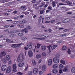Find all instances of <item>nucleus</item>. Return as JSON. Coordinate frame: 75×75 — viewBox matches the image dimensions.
<instances>
[{
    "label": "nucleus",
    "mask_w": 75,
    "mask_h": 75,
    "mask_svg": "<svg viewBox=\"0 0 75 75\" xmlns=\"http://www.w3.org/2000/svg\"><path fill=\"white\" fill-rule=\"evenodd\" d=\"M6 42H8V43H10L11 42L12 43H13V41H11V40H9V39H8L6 40Z\"/></svg>",
    "instance_id": "22"
},
{
    "label": "nucleus",
    "mask_w": 75,
    "mask_h": 75,
    "mask_svg": "<svg viewBox=\"0 0 75 75\" xmlns=\"http://www.w3.org/2000/svg\"><path fill=\"white\" fill-rule=\"evenodd\" d=\"M53 68H58V65L56 64H54L52 67Z\"/></svg>",
    "instance_id": "18"
},
{
    "label": "nucleus",
    "mask_w": 75,
    "mask_h": 75,
    "mask_svg": "<svg viewBox=\"0 0 75 75\" xmlns=\"http://www.w3.org/2000/svg\"><path fill=\"white\" fill-rule=\"evenodd\" d=\"M41 57V55L39 54L36 55V58H37L38 59H39Z\"/></svg>",
    "instance_id": "34"
},
{
    "label": "nucleus",
    "mask_w": 75,
    "mask_h": 75,
    "mask_svg": "<svg viewBox=\"0 0 75 75\" xmlns=\"http://www.w3.org/2000/svg\"><path fill=\"white\" fill-rule=\"evenodd\" d=\"M27 30H30V29H31V27H30V26H27Z\"/></svg>",
    "instance_id": "45"
},
{
    "label": "nucleus",
    "mask_w": 75,
    "mask_h": 75,
    "mask_svg": "<svg viewBox=\"0 0 75 75\" xmlns=\"http://www.w3.org/2000/svg\"><path fill=\"white\" fill-rule=\"evenodd\" d=\"M10 27V25H5L4 26V28H8V27Z\"/></svg>",
    "instance_id": "44"
},
{
    "label": "nucleus",
    "mask_w": 75,
    "mask_h": 75,
    "mask_svg": "<svg viewBox=\"0 0 75 75\" xmlns=\"http://www.w3.org/2000/svg\"><path fill=\"white\" fill-rule=\"evenodd\" d=\"M67 35V34H64V35H60L61 37H64V36H66Z\"/></svg>",
    "instance_id": "54"
},
{
    "label": "nucleus",
    "mask_w": 75,
    "mask_h": 75,
    "mask_svg": "<svg viewBox=\"0 0 75 75\" xmlns=\"http://www.w3.org/2000/svg\"><path fill=\"white\" fill-rule=\"evenodd\" d=\"M21 39L24 40H27V38L25 37H21Z\"/></svg>",
    "instance_id": "35"
},
{
    "label": "nucleus",
    "mask_w": 75,
    "mask_h": 75,
    "mask_svg": "<svg viewBox=\"0 0 75 75\" xmlns=\"http://www.w3.org/2000/svg\"><path fill=\"white\" fill-rule=\"evenodd\" d=\"M33 72L34 74H37L38 73V69L37 68H35L33 69Z\"/></svg>",
    "instance_id": "8"
},
{
    "label": "nucleus",
    "mask_w": 75,
    "mask_h": 75,
    "mask_svg": "<svg viewBox=\"0 0 75 75\" xmlns=\"http://www.w3.org/2000/svg\"><path fill=\"white\" fill-rule=\"evenodd\" d=\"M50 35H43V38H48Z\"/></svg>",
    "instance_id": "23"
},
{
    "label": "nucleus",
    "mask_w": 75,
    "mask_h": 75,
    "mask_svg": "<svg viewBox=\"0 0 75 75\" xmlns=\"http://www.w3.org/2000/svg\"><path fill=\"white\" fill-rule=\"evenodd\" d=\"M11 67L9 66V67H8L6 69V73H9L11 72Z\"/></svg>",
    "instance_id": "9"
},
{
    "label": "nucleus",
    "mask_w": 75,
    "mask_h": 75,
    "mask_svg": "<svg viewBox=\"0 0 75 75\" xmlns=\"http://www.w3.org/2000/svg\"><path fill=\"white\" fill-rule=\"evenodd\" d=\"M46 68L47 67H46V66L45 65H43L42 66V69L43 71H45L47 69Z\"/></svg>",
    "instance_id": "14"
},
{
    "label": "nucleus",
    "mask_w": 75,
    "mask_h": 75,
    "mask_svg": "<svg viewBox=\"0 0 75 75\" xmlns=\"http://www.w3.org/2000/svg\"><path fill=\"white\" fill-rule=\"evenodd\" d=\"M18 74L19 75H23V73H22L21 72H18Z\"/></svg>",
    "instance_id": "47"
},
{
    "label": "nucleus",
    "mask_w": 75,
    "mask_h": 75,
    "mask_svg": "<svg viewBox=\"0 0 75 75\" xmlns=\"http://www.w3.org/2000/svg\"><path fill=\"white\" fill-rule=\"evenodd\" d=\"M7 68V67H6V65H3L1 67V69L2 71H6V69Z\"/></svg>",
    "instance_id": "10"
},
{
    "label": "nucleus",
    "mask_w": 75,
    "mask_h": 75,
    "mask_svg": "<svg viewBox=\"0 0 75 75\" xmlns=\"http://www.w3.org/2000/svg\"><path fill=\"white\" fill-rule=\"evenodd\" d=\"M24 49L25 51L28 50V48L27 47H24Z\"/></svg>",
    "instance_id": "57"
},
{
    "label": "nucleus",
    "mask_w": 75,
    "mask_h": 75,
    "mask_svg": "<svg viewBox=\"0 0 75 75\" xmlns=\"http://www.w3.org/2000/svg\"><path fill=\"white\" fill-rule=\"evenodd\" d=\"M18 21H14L13 22V24H17V23H18Z\"/></svg>",
    "instance_id": "46"
},
{
    "label": "nucleus",
    "mask_w": 75,
    "mask_h": 75,
    "mask_svg": "<svg viewBox=\"0 0 75 75\" xmlns=\"http://www.w3.org/2000/svg\"><path fill=\"white\" fill-rule=\"evenodd\" d=\"M31 2H32V3H36V0H33Z\"/></svg>",
    "instance_id": "48"
},
{
    "label": "nucleus",
    "mask_w": 75,
    "mask_h": 75,
    "mask_svg": "<svg viewBox=\"0 0 75 75\" xmlns=\"http://www.w3.org/2000/svg\"><path fill=\"white\" fill-rule=\"evenodd\" d=\"M18 65V67H22L23 65H24V63H19Z\"/></svg>",
    "instance_id": "16"
},
{
    "label": "nucleus",
    "mask_w": 75,
    "mask_h": 75,
    "mask_svg": "<svg viewBox=\"0 0 75 75\" xmlns=\"http://www.w3.org/2000/svg\"><path fill=\"white\" fill-rule=\"evenodd\" d=\"M55 21L54 20H52L50 21V22L51 23H54V22H55Z\"/></svg>",
    "instance_id": "52"
},
{
    "label": "nucleus",
    "mask_w": 75,
    "mask_h": 75,
    "mask_svg": "<svg viewBox=\"0 0 75 75\" xmlns=\"http://www.w3.org/2000/svg\"><path fill=\"white\" fill-rule=\"evenodd\" d=\"M18 35L19 36V37H23V36H24V34L23 33H18Z\"/></svg>",
    "instance_id": "20"
},
{
    "label": "nucleus",
    "mask_w": 75,
    "mask_h": 75,
    "mask_svg": "<svg viewBox=\"0 0 75 75\" xmlns=\"http://www.w3.org/2000/svg\"><path fill=\"white\" fill-rule=\"evenodd\" d=\"M8 29H6L4 30V32H7L8 31Z\"/></svg>",
    "instance_id": "64"
},
{
    "label": "nucleus",
    "mask_w": 75,
    "mask_h": 75,
    "mask_svg": "<svg viewBox=\"0 0 75 75\" xmlns=\"http://www.w3.org/2000/svg\"><path fill=\"white\" fill-rule=\"evenodd\" d=\"M8 64H12V61L11 60H10L9 62H8Z\"/></svg>",
    "instance_id": "53"
},
{
    "label": "nucleus",
    "mask_w": 75,
    "mask_h": 75,
    "mask_svg": "<svg viewBox=\"0 0 75 75\" xmlns=\"http://www.w3.org/2000/svg\"><path fill=\"white\" fill-rule=\"evenodd\" d=\"M52 6L53 7H55V2H52Z\"/></svg>",
    "instance_id": "41"
},
{
    "label": "nucleus",
    "mask_w": 75,
    "mask_h": 75,
    "mask_svg": "<svg viewBox=\"0 0 75 75\" xmlns=\"http://www.w3.org/2000/svg\"><path fill=\"white\" fill-rule=\"evenodd\" d=\"M32 63H33V64L34 65H36V62H35V61H33L32 62Z\"/></svg>",
    "instance_id": "38"
},
{
    "label": "nucleus",
    "mask_w": 75,
    "mask_h": 75,
    "mask_svg": "<svg viewBox=\"0 0 75 75\" xmlns=\"http://www.w3.org/2000/svg\"><path fill=\"white\" fill-rule=\"evenodd\" d=\"M64 21L65 23H67V22H68V21H70V19H67L65 20L64 21V20L63 21Z\"/></svg>",
    "instance_id": "29"
},
{
    "label": "nucleus",
    "mask_w": 75,
    "mask_h": 75,
    "mask_svg": "<svg viewBox=\"0 0 75 75\" xmlns=\"http://www.w3.org/2000/svg\"><path fill=\"white\" fill-rule=\"evenodd\" d=\"M25 6H23L21 7V8H22V10L23 11H25V10H26V8H25Z\"/></svg>",
    "instance_id": "21"
},
{
    "label": "nucleus",
    "mask_w": 75,
    "mask_h": 75,
    "mask_svg": "<svg viewBox=\"0 0 75 75\" xmlns=\"http://www.w3.org/2000/svg\"><path fill=\"white\" fill-rule=\"evenodd\" d=\"M66 3L67 4H69L70 5H71V4H72V2H71L68 1H66Z\"/></svg>",
    "instance_id": "33"
},
{
    "label": "nucleus",
    "mask_w": 75,
    "mask_h": 75,
    "mask_svg": "<svg viewBox=\"0 0 75 75\" xmlns=\"http://www.w3.org/2000/svg\"><path fill=\"white\" fill-rule=\"evenodd\" d=\"M2 3H5L7 2V0H2Z\"/></svg>",
    "instance_id": "51"
},
{
    "label": "nucleus",
    "mask_w": 75,
    "mask_h": 75,
    "mask_svg": "<svg viewBox=\"0 0 75 75\" xmlns=\"http://www.w3.org/2000/svg\"><path fill=\"white\" fill-rule=\"evenodd\" d=\"M43 12H44V11H42L40 12V14H42Z\"/></svg>",
    "instance_id": "60"
},
{
    "label": "nucleus",
    "mask_w": 75,
    "mask_h": 75,
    "mask_svg": "<svg viewBox=\"0 0 75 75\" xmlns=\"http://www.w3.org/2000/svg\"><path fill=\"white\" fill-rule=\"evenodd\" d=\"M6 54V53L5 52L3 51L1 52V53L0 54V58H2L3 57L5 56Z\"/></svg>",
    "instance_id": "7"
},
{
    "label": "nucleus",
    "mask_w": 75,
    "mask_h": 75,
    "mask_svg": "<svg viewBox=\"0 0 75 75\" xmlns=\"http://www.w3.org/2000/svg\"><path fill=\"white\" fill-rule=\"evenodd\" d=\"M13 13L15 14H17V11H15L14 12H13Z\"/></svg>",
    "instance_id": "55"
},
{
    "label": "nucleus",
    "mask_w": 75,
    "mask_h": 75,
    "mask_svg": "<svg viewBox=\"0 0 75 75\" xmlns=\"http://www.w3.org/2000/svg\"><path fill=\"white\" fill-rule=\"evenodd\" d=\"M12 68H13V72H17V70L16 69V68H17V66L16 65V64H13Z\"/></svg>",
    "instance_id": "4"
},
{
    "label": "nucleus",
    "mask_w": 75,
    "mask_h": 75,
    "mask_svg": "<svg viewBox=\"0 0 75 75\" xmlns=\"http://www.w3.org/2000/svg\"><path fill=\"white\" fill-rule=\"evenodd\" d=\"M71 71L73 73H75V67H73L71 68Z\"/></svg>",
    "instance_id": "19"
},
{
    "label": "nucleus",
    "mask_w": 75,
    "mask_h": 75,
    "mask_svg": "<svg viewBox=\"0 0 75 75\" xmlns=\"http://www.w3.org/2000/svg\"><path fill=\"white\" fill-rule=\"evenodd\" d=\"M52 60L51 59H50L49 60L48 62V65L50 66L52 64Z\"/></svg>",
    "instance_id": "11"
},
{
    "label": "nucleus",
    "mask_w": 75,
    "mask_h": 75,
    "mask_svg": "<svg viewBox=\"0 0 75 75\" xmlns=\"http://www.w3.org/2000/svg\"><path fill=\"white\" fill-rule=\"evenodd\" d=\"M6 59L7 60H9L10 59V57L8 55H7L6 57Z\"/></svg>",
    "instance_id": "24"
},
{
    "label": "nucleus",
    "mask_w": 75,
    "mask_h": 75,
    "mask_svg": "<svg viewBox=\"0 0 75 75\" xmlns=\"http://www.w3.org/2000/svg\"><path fill=\"white\" fill-rule=\"evenodd\" d=\"M68 71V69H67V68L66 67H65L64 69H63V71H64V72H67Z\"/></svg>",
    "instance_id": "32"
},
{
    "label": "nucleus",
    "mask_w": 75,
    "mask_h": 75,
    "mask_svg": "<svg viewBox=\"0 0 75 75\" xmlns=\"http://www.w3.org/2000/svg\"><path fill=\"white\" fill-rule=\"evenodd\" d=\"M60 57V56L58 54H57L55 57L53 59V61L54 63L55 64H58L59 62V58Z\"/></svg>",
    "instance_id": "1"
},
{
    "label": "nucleus",
    "mask_w": 75,
    "mask_h": 75,
    "mask_svg": "<svg viewBox=\"0 0 75 75\" xmlns=\"http://www.w3.org/2000/svg\"><path fill=\"white\" fill-rule=\"evenodd\" d=\"M59 5H60V6H61V5H65V4H64L62 3H59Z\"/></svg>",
    "instance_id": "61"
},
{
    "label": "nucleus",
    "mask_w": 75,
    "mask_h": 75,
    "mask_svg": "<svg viewBox=\"0 0 75 75\" xmlns=\"http://www.w3.org/2000/svg\"><path fill=\"white\" fill-rule=\"evenodd\" d=\"M17 26H19L20 28H24V26L23 25H17Z\"/></svg>",
    "instance_id": "37"
},
{
    "label": "nucleus",
    "mask_w": 75,
    "mask_h": 75,
    "mask_svg": "<svg viewBox=\"0 0 75 75\" xmlns=\"http://www.w3.org/2000/svg\"><path fill=\"white\" fill-rule=\"evenodd\" d=\"M41 18H42V16H40L39 18V20H41Z\"/></svg>",
    "instance_id": "59"
},
{
    "label": "nucleus",
    "mask_w": 75,
    "mask_h": 75,
    "mask_svg": "<svg viewBox=\"0 0 75 75\" xmlns=\"http://www.w3.org/2000/svg\"><path fill=\"white\" fill-rule=\"evenodd\" d=\"M37 35L38 36H37ZM33 36H37V38H34V39L35 40H43V38H42V36H41L40 34H36L35 35H33Z\"/></svg>",
    "instance_id": "3"
},
{
    "label": "nucleus",
    "mask_w": 75,
    "mask_h": 75,
    "mask_svg": "<svg viewBox=\"0 0 75 75\" xmlns=\"http://www.w3.org/2000/svg\"><path fill=\"white\" fill-rule=\"evenodd\" d=\"M52 8L51 6H49L48 8V9L49 10H51L52 9Z\"/></svg>",
    "instance_id": "49"
},
{
    "label": "nucleus",
    "mask_w": 75,
    "mask_h": 75,
    "mask_svg": "<svg viewBox=\"0 0 75 75\" xmlns=\"http://www.w3.org/2000/svg\"><path fill=\"white\" fill-rule=\"evenodd\" d=\"M59 68L60 69H62V68H64V65H62V64H60L59 66Z\"/></svg>",
    "instance_id": "28"
},
{
    "label": "nucleus",
    "mask_w": 75,
    "mask_h": 75,
    "mask_svg": "<svg viewBox=\"0 0 75 75\" xmlns=\"http://www.w3.org/2000/svg\"><path fill=\"white\" fill-rule=\"evenodd\" d=\"M67 53L69 54H71V51L69 49L67 51Z\"/></svg>",
    "instance_id": "30"
},
{
    "label": "nucleus",
    "mask_w": 75,
    "mask_h": 75,
    "mask_svg": "<svg viewBox=\"0 0 75 75\" xmlns=\"http://www.w3.org/2000/svg\"><path fill=\"white\" fill-rule=\"evenodd\" d=\"M42 74V71H40L39 72V74L40 75H41Z\"/></svg>",
    "instance_id": "58"
},
{
    "label": "nucleus",
    "mask_w": 75,
    "mask_h": 75,
    "mask_svg": "<svg viewBox=\"0 0 75 75\" xmlns=\"http://www.w3.org/2000/svg\"><path fill=\"white\" fill-rule=\"evenodd\" d=\"M23 17H24V15H21L20 16V18H23Z\"/></svg>",
    "instance_id": "62"
},
{
    "label": "nucleus",
    "mask_w": 75,
    "mask_h": 75,
    "mask_svg": "<svg viewBox=\"0 0 75 75\" xmlns=\"http://www.w3.org/2000/svg\"><path fill=\"white\" fill-rule=\"evenodd\" d=\"M67 14H72V12H67Z\"/></svg>",
    "instance_id": "63"
},
{
    "label": "nucleus",
    "mask_w": 75,
    "mask_h": 75,
    "mask_svg": "<svg viewBox=\"0 0 75 75\" xmlns=\"http://www.w3.org/2000/svg\"><path fill=\"white\" fill-rule=\"evenodd\" d=\"M2 61L4 63H6V60L4 58H3L2 59Z\"/></svg>",
    "instance_id": "31"
},
{
    "label": "nucleus",
    "mask_w": 75,
    "mask_h": 75,
    "mask_svg": "<svg viewBox=\"0 0 75 75\" xmlns=\"http://www.w3.org/2000/svg\"><path fill=\"white\" fill-rule=\"evenodd\" d=\"M10 37H14V35L12 34H11L10 36Z\"/></svg>",
    "instance_id": "50"
},
{
    "label": "nucleus",
    "mask_w": 75,
    "mask_h": 75,
    "mask_svg": "<svg viewBox=\"0 0 75 75\" xmlns=\"http://www.w3.org/2000/svg\"><path fill=\"white\" fill-rule=\"evenodd\" d=\"M21 45V44H13L12 45L11 47L13 48H18V47H20V46Z\"/></svg>",
    "instance_id": "6"
},
{
    "label": "nucleus",
    "mask_w": 75,
    "mask_h": 75,
    "mask_svg": "<svg viewBox=\"0 0 75 75\" xmlns=\"http://www.w3.org/2000/svg\"><path fill=\"white\" fill-rule=\"evenodd\" d=\"M24 58V54H23V53H21L18 59V62H21L23 61Z\"/></svg>",
    "instance_id": "2"
},
{
    "label": "nucleus",
    "mask_w": 75,
    "mask_h": 75,
    "mask_svg": "<svg viewBox=\"0 0 75 75\" xmlns=\"http://www.w3.org/2000/svg\"><path fill=\"white\" fill-rule=\"evenodd\" d=\"M41 45L39 44H37V47L38 48H39L40 47V46H41Z\"/></svg>",
    "instance_id": "36"
},
{
    "label": "nucleus",
    "mask_w": 75,
    "mask_h": 75,
    "mask_svg": "<svg viewBox=\"0 0 75 75\" xmlns=\"http://www.w3.org/2000/svg\"><path fill=\"white\" fill-rule=\"evenodd\" d=\"M62 49L64 50H66L67 49V47L65 46H63L62 48Z\"/></svg>",
    "instance_id": "40"
},
{
    "label": "nucleus",
    "mask_w": 75,
    "mask_h": 75,
    "mask_svg": "<svg viewBox=\"0 0 75 75\" xmlns=\"http://www.w3.org/2000/svg\"><path fill=\"white\" fill-rule=\"evenodd\" d=\"M58 72L57 69H53V72L54 73V74H57Z\"/></svg>",
    "instance_id": "17"
},
{
    "label": "nucleus",
    "mask_w": 75,
    "mask_h": 75,
    "mask_svg": "<svg viewBox=\"0 0 75 75\" xmlns=\"http://www.w3.org/2000/svg\"><path fill=\"white\" fill-rule=\"evenodd\" d=\"M42 54L43 57H45L46 55V54L44 52L42 53Z\"/></svg>",
    "instance_id": "43"
},
{
    "label": "nucleus",
    "mask_w": 75,
    "mask_h": 75,
    "mask_svg": "<svg viewBox=\"0 0 75 75\" xmlns=\"http://www.w3.org/2000/svg\"><path fill=\"white\" fill-rule=\"evenodd\" d=\"M59 73L60 74H62V70H59Z\"/></svg>",
    "instance_id": "56"
},
{
    "label": "nucleus",
    "mask_w": 75,
    "mask_h": 75,
    "mask_svg": "<svg viewBox=\"0 0 75 75\" xmlns=\"http://www.w3.org/2000/svg\"><path fill=\"white\" fill-rule=\"evenodd\" d=\"M41 50L42 51H45L46 50V46H42L41 47Z\"/></svg>",
    "instance_id": "12"
},
{
    "label": "nucleus",
    "mask_w": 75,
    "mask_h": 75,
    "mask_svg": "<svg viewBox=\"0 0 75 75\" xmlns=\"http://www.w3.org/2000/svg\"><path fill=\"white\" fill-rule=\"evenodd\" d=\"M26 22V21H21L19 22L20 24H24V23H25V22Z\"/></svg>",
    "instance_id": "27"
},
{
    "label": "nucleus",
    "mask_w": 75,
    "mask_h": 75,
    "mask_svg": "<svg viewBox=\"0 0 75 75\" xmlns=\"http://www.w3.org/2000/svg\"><path fill=\"white\" fill-rule=\"evenodd\" d=\"M17 32V30H11V33H16Z\"/></svg>",
    "instance_id": "42"
},
{
    "label": "nucleus",
    "mask_w": 75,
    "mask_h": 75,
    "mask_svg": "<svg viewBox=\"0 0 75 75\" xmlns=\"http://www.w3.org/2000/svg\"><path fill=\"white\" fill-rule=\"evenodd\" d=\"M51 45H50L49 46H47V48H48V49L49 50V51H50V50H51Z\"/></svg>",
    "instance_id": "39"
},
{
    "label": "nucleus",
    "mask_w": 75,
    "mask_h": 75,
    "mask_svg": "<svg viewBox=\"0 0 75 75\" xmlns=\"http://www.w3.org/2000/svg\"><path fill=\"white\" fill-rule=\"evenodd\" d=\"M58 47V45H54L52 46L51 47V49L52 50H54V49H55V48H56V47Z\"/></svg>",
    "instance_id": "15"
},
{
    "label": "nucleus",
    "mask_w": 75,
    "mask_h": 75,
    "mask_svg": "<svg viewBox=\"0 0 75 75\" xmlns=\"http://www.w3.org/2000/svg\"><path fill=\"white\" fill-rule=\"evenodd\" d=\"M60 62L61 64H64V65L65 64V62L62 59L60 60Z\"/></svg>",
    "instance_id": "25"
},
{
    "label": "nucleus",
    "mask_w": 75,
    "mask_h": 75,
    "mask_svg": "<svg viewBox=\"0 0 75 75\" xmlns=\"http://www.w3.org/2000/svg\"><path fill=\"white\" fill-rule=\"evenodd\" d=\"M33 46V43L30 42L27 44V47L29 49H31Z\"/></svg>",
    "instance_id": "5"
},
{
    "label": "nucleus",
    "mask_w": 75,
    "mask_h": 75,
    "mask_svg": "<svg viewBox=\"0 0 75 75\" xmlns=\"http://www.w3.org/2000/svg\"><path fill=\"white\" fill-rule=\"evenodd\" d=\"M28 54L29 55V57L33 56V52L30 50L28 52Z\"/></svg>",
    "instance_id": "13"
},
{
    "label": "nucleus",
    "mask_w": 75,
    "mask_h": 75,
    "mask_svg": "<svg viewBox=\"0 0 75 75\" xmlns=\"http://www.w3.org/2000/svg\"><path fill=\"white\" fill-rule=\"evenodd\" d=\"M33 74V72L31 71H29L28 73V75H32Z\"/></svg>",
    "instance_id": "26"
}]
</instances>
